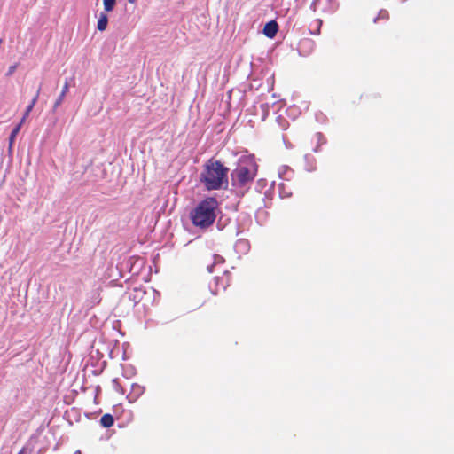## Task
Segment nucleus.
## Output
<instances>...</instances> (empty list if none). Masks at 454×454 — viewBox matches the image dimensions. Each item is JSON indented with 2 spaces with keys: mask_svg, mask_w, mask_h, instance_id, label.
Masks as SVG:
<instances>
[{
  "mask_svg": "<svg viewBox=\"0 0 454 454\" xmlns=\"http://www.w3.org/2000/svg\"><path fill=\"white\" fill-rule=\"evenodd\" d=\"M258 165L254 155L247 153H241L238 158L237 167L231 172V183L233 192L236 195L237 202L239 203L241 197L248 190L249 185L257 175Z\"/></svg>",
  "mask_w": 454,
  "mask_h": 454,
  "instance_id": "f257e3e1",
  "label": "nucleus"
},
{
  "mask_svg": "<svg viewBox=\"0 0 454 454\" xmlns=\"http://www.w3.org/2000/svg\"><path fill=\"white\" fill-rule=\"evenodd\" d=\"M220 203L215 196H207L201 200L189 213L192 225L205 231L211 227L220 213Z\"/></svg>",
  "mask_w": 454,
  "mask_h": 454,
  "instance_id": "f03ea898",
  "label": "nucleus"
},
{
  "mask_svg": "<svg viewBox=\"0 0 454 454\" xmlns=\"http://www.w3.org/2000/svg\"><path fill=\"white\" fill-rule=\"evenodd\" d=\"M200 182L206 191L221 189L224 183L227 184V167L220 160H208L200 174ZM224 188L227 189V185Z\"/></svg>",
  "mask_w": 454,
  "mask_h": 454,
  "instance_id": "7ed1b4c3",
  "label": "nucleus"
},
{
  "mask_svg": "<svg viewBox=\"0 0 454 454\" xmlns=\"http://www.w3.org/2000/svg\"><path fill=\"white\" fill-rule=\"evenodd\" d=\"M227 270L223 271V276H215L209 282L208 288L213 295H217L221 291L225 292L227 289Z\"/></svg>",
  "mask_w": 454,
  "mask_h": 454,
  "instance_id": "20e7f679",
  "label": "nucleus"
},
{
  "mask_svg": "<svg viewBox=\"0 0 454 454\" xmlns=\"http://www.w3.org/2000/svg\"><path fill=\"white\" fill-rule=\"evenodd\" d=\"M144 392L145 387L140 386L137 383H133L131 385V390L126 398L128 399L129 403H134L144 394Z\"/></svg>",
  "mask_w": 454,
  "mask_h": 454,
  "instance_id": "39448f33",
  "label": "nucleus"
},
{
  "mask_svg": "<svg viewBox=\"0 0 454 454\" xmlns=\"http://www.w3.org/2000/svg\"><path fill=\"white\" fill-rule=\"evenodd\" d=\"M137 262H140V266H139V269L141 268L142 264H143V259L141 257H134V256H131L129 257L126 262H123L121 263V272H120V277L122 278V273H121V270H123L124 269L128 270L129 272H132L135 265L137 263Z\"/></svg>",
  "mask_w": 454,
  "mask_h": 454,
  "instance_id": "423d86ee",
  "label": "nucleus"
},
{
  "mask_svg": "<svg viewBox=\"0 0 454 454\" xmlns=\"http://www.w3.org/2000/svg\"><path fill=\"white\" fill-rule=\"evenodd\" d=\"M250 245L248 240L240 239L234 245V251L239 255L247 254L249 252Z\"/></svg>",
  "mask_w": 454,
  "mask_h": 454,
  "instance_id": "0eeeda50",
  "label": "nucleus"
},
{
  "mask_svg": "<svg viewBox=\"0 0 454 454\" xmlns=\"http://www.w3.org/2000/svg\"><path fill=\"white\" fill-rule=\"evenodd\" d=\"M278 31V25L277 23V21L275 20H270L269 22H267L263 27V34L268 37V38H274L277 35Z\"/></svg>",
  "mask_w": 454,
  "mask_h": 454,
  "instance_id": "6e6552de",
  "label": "nucleus"
},
{
  "mask_svg": "<svg viewBox=\"0 0 454 454\" xmlns=\"http://www.w3.org/2000/svg\"><path fill=\"white\" fill-rule=\"evenodd\" d=\"M40 90H41V87H39V89L37 90L35 97L32 98L31 102L27 105V106L26 107V110L23 114V116L22 118L20 119V121L19 122L20 123H24L25 121H26V118L29 115V114L31 113V111L33 110L35 103L37 102L38 100V98H39V94H40Z\"/></svg>",
  "mask_w": 454,
  "mask_h": 454,
  "instance_id": "1a4fd4ad",
  "label": "nucleus"
},
{
  "mask_svg": "<svg viewBox=\"0 0 454 454\" xmlns=\"http://www.w3.org/2000/svg\"><path fill=\"white\" fill-rule=\"evenodd\" d=\"M108 21L109 18L106 12H100L97 22V29L100 32L105 31L107 27Z\"/></svg>",
  "mask_w": 454,
  "mask_h": 454,
  "instance_id": "9d476101",
  "label": "nucleus"
},
{
  "mask_svg": "<svg viewBox=\"0 0 454 454\" xmlns=\"http://www.w3.org/2000/svg\"><path fill=\"white\" fill-rule=\"evenodd\" d=\"M22 125H23L22 123L18 122L14 126V128L12 129V131H11V133L9 135V137H8L9 149L10 150H12V147L13 146V145L15 143L16 137H17L18 134L20 133Z\"/></svg>",
  "mask_w": 454,
  "mask_h": 454,
  "instance_id": "9b49d317",
  "label": "nucleus"
},
{
  "mask_svg": "<svg viewBox=\"0 0 454 454\" xmlns=\"http://www.w3.org/2000/svg\"><path fill=\"white\" fill-rule=\"evenodd\" d=\"M225 263V258L222 255H219L217 254H213V263L209 264L207 267V270L209 273H212L214 271V269L216 266L223 265Z\"/></svg>",
  "mask_w": 454,
  "mask_h": 454,
  "instance_id": "f8f14e48",
  "label": "nucleus"
},
{
  "mask_svg": "<svg viewBox=\"0 0 454 454\" xmlns=\"http://www.w3.org/2000/svg\"><path fill=\"white\" fill-rule=\"evenodd\" d=\"M114 417L110 413L104 414L99 420L100 426L104 428H109L114 424Z\"/></svg>",
  "mask_w": 454,
  "mask_h": 454,
  "instance_id": "ddd939ff",
  "label": "nucleus"
},
{
  "mask_svg": "<svg viewBox=\"0 0 454 454\" xmlns=\"http://www.w3.org/2000/svg\"><path fill=\"white\" fill-rule=\"evenodd\" d=\"M136 373H137V371L133 365L129 364V365L122 366V376L123 377L129 379V378L133 377L134 375H136Z\"/></svg>",
  "mask_w": 454,
  "mask_h": 454,
  "instance_id": "4468645a",
  "label": "nucleus"
},
{
  "mask_svg": "<svg viewBox=\"0 0 454 454\" xmlns=\"http://www.w3.org/2000/svg\"><path fill=\"white\" fill-rule=\"evenodd\" d=\"M103 4L105 12H110L114 9L116 5V0H103Z\"/></svg>",
  "mask_w": 454,
  "mask_h": 454,
  "instance_id": "2eb2a0df",
  "label": "nucleus"
},
{
  "mask_svg": "<svg viewBox=\"0 0 454 454\" xmlns=\"http://www.w3.org/2000/svg\"><path fill=\"white\" fill-rule=\"evenodd\" d=\"M112 383H113V387L114 388V390L118 393H120L121 395H124L125 394V389L122 387V386L120 384L119 382V380L117 378H114L113 380H112Z\"/></svg>",
  "mask_w": 454,
  "mask_h": 454,
  "instance_id": "dca6fc26",
  "label": "nucleus"
},
{
  "mask_svg": "<svg viewBox=\"0 0 454 454\" xmlns=\"http://www.w3.org/2000/svg\"><path fill=\"white\" fill-rule=\"evenodd\" d=\"M224 218V215H222L217 223H216V227L219 231H223L225 229L226 225H227V219H223Z\"/></svg>",
  "mask_w": 454,
  "mask_h": 454,
  "instance_id": "f3484780",
  "label": "nucleus"
},
{
  "mask_svg": "<svg viewBox=\"0 0 454 454\" xmlns=\"http://www.w3.org/2000/svg\"><path fill=\"white\" fill-rule=\"evenodd\" d=\"M65 95L63 94H59L57 98V99L55 100L54 104H53V106H52V113H55L57 108L63 103V100L65 98Z\"/></svg>",
  "mask_w": 454,
  "mask_h": 454,
  "instance_id": "a211bd4d",
  "label": "nucleus"
},
{
  "mask_svg": "<svg viewBox=\"0 0 454 454\" xmlns=\"http://www.w3.org/2000/svg\"><path fill=\"white\" fill-rule=\"evenodd\" d=\"M314 22H315V25H316V28H315L314 31H311V34L317 35L320 34V29H321V27H322L323 21H322V20L317 19Z\"/></svg>",
  "mask_w": 454,
  "mask_h": 454,
  "instance_id": "6ab92c4d",
  "label": "nucleus"
},
{
  "mask_svg": "<svg viewBox=\"0 0 454 454\" xmlns=\"http://www.w3.org/2000/svg\"><path fill=\"white\" fill-rule=\"evenodd\" d=\"M17 67H18V64L17 63L10 66L8 70H7V72H6V74H5V75L6 76H12L14 74V72L16 71Z\"/></svg>",
  "mask_w": 454,
  "mask_h": 454,
  "instance_id": "aec40b11",
  "label": "nucleus"
},
{
  "mask_svg": "<svg viewBox=\"0 0 454 454\" xmlns=\"http://www.w3.org/2000/svg\"><path fill=\"white\" fill-rule=\"evenodd\" d=\"M69 86H70V85H69V82L67 81V79H66L65 83H64V85H63V87H62V90H61L60 94H63V95H65V96H66V95H67V93L68 92Z\"/></svg>",
  "mask_w": 454,
  "mask_h": 454,
  "instance_id": "412c9836",
  "label": "nucleus"
},
{
  "mask_svg": "<svg viewBox=\"0 0 454 454\" xmlns=\"http://www.w3.org/2000/svg\"><path fill=\"white\" fill-rule=\"evenodd\" d=\"M223 82H227V65H225L223 69Z\"/></svg>",
  "mask_w": 454,
  "mask_h": 454,
  "instance_id": "4be33fe9",
  "label": "nucleus"
},
{
  "mask_svg": "<svg viewBox=\"0 0 454 454\" xmlns=\"http://www.w3.org/2000/svg\"><path fill=\"white\" fill-rule=\"evenodd\" d=\"M100 394H101V387L100 386H97L95 387V395H99Z\"/></svg>",
  "mask_w": 454,
  "mask_h": 454,
  "instance_id": "5701e85b",
  "label": "nucleus"
},
{
  "mask_svg": "<svg viewBox=\"0 0 454 454\" xmlns=\"http://www.w3.org/2000/svg\"><path fill=\"white\" fill-rule=\"evenodd\" d=\"M291 195V193H286V194H284L283 192H280V196L281 197H289Z\"/></svg>",
  "mask_w": 454,
  "mask_h": 454,
  "instance_id": "b1692460",
  "label": "nucleus"
},
{
  "mask_svg": "<svg viewBox=\"0 0 454 454\" xmlns=\"http://www.w3.org/2000/svg\"><path fill=\"white\" fill-rule=\"evenodd\" d=\"M98 395H95V396H94V403H95L96 404H98Z\"/></svg>",
  "mask_w": 454,
  "mask_h": 454,
  "instance_id": "393cba45",
  "label": "nucleus"
},
{
  "mask_svg": "<svg viewBox=\"0 0 454 454\" xmlns=\"http://www.w3.org/2000/svg\"><path fill=\"white\" fill-rule=\"evenodd\" d=\"M18 454H25V449H24V448H23V449H21V450L18 452Z\"/></svg>",
  "mask_w": 454,
  "mask_h": 454,
  "instance_id": "a878e982",
  "label": "nucleus"
},
{
  "mask_svg": "<svg viewBox=\"0 0 454 454\" xmlns=\"http://www.w3.org/2000/svg\"><path fill=\"white\" fill-rule=\"evenodd\" d=\"M128 1H129V3H130V4H135V3L137 2V0H128Z\"/></svg>",
  "mask_w": 454,
  "mask_h": 454,
  "instance_id": "bb28decb",
  "label": "nucleus"
},
{
  "mask_svg": "<svg viewBox=\"0 0 454 454\" xmlns=\"http://www.w3.org/2000/svg\"><path fill=\"white\" fill-rule=\"evenodd\" d=\"M74 454H82L81 450H76Z\"/></svg>",
  "mask_w": 454,
  "mask_h": 454,
  "instance_id": "cd10ccee",
  "label": "nucleus"
},
{
  "mask_svg": "<svg viewBox=\"0 0 454 454\" xmlns=\"http://www.w3.org/2000/svg\"><path fill=\"white\" fill-rule=\"evenodd\" d=\"M223 11L227 12V4H225V6L223 7Z\"/></svg>",
  "mask_w": 454,
  "mask_h": 454,
  "instance_id": "c85d7f7f",
  "label": "nucleus"
},
{
  "mask_svg": "<svg viewBox=\"0 0 454 454\" xmlns=\"http://www.w3.org/2000/svg\"><path fill=\"white\" fill-rule=\"evenodd\" d=\"M123 360H126V353L123 354Z\"/></svg>",
  "mask_w": 454,
  "mask_h": 454,
  "instance_id": "c756f323",
  "label": "nucleus"
}]
</instances>
